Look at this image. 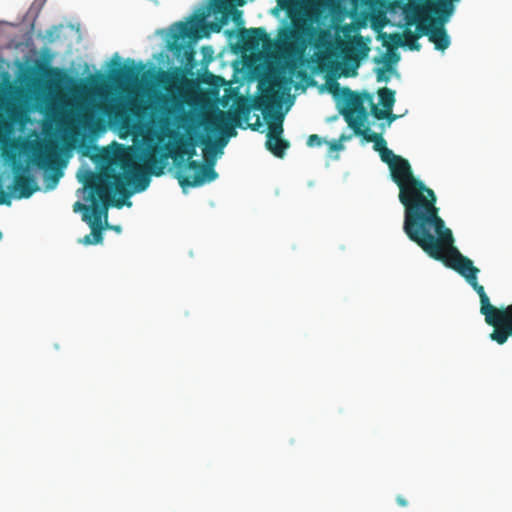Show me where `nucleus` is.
Masks as SVG:
<instances>
[{"mask_svg":"<svg viewBox=\"0 0 512 512\" xmlns=\"http://www.w3.org/2000/svg\"><path fill=\"white\" fill-rule=\"evenodd\" d=\"M378 96L381 105L388 110H392L395 103V92L387 87H384L378 90Z\"/></svg>","mask_w":512,"mask_h":512,"instance_id":"obj_24","label":"nucleus"},{"mask_svg":"<svg viewBox=\"0 0 512 512\" xmlns=\"http://www.w3.org/2000/svg\"><path fill=\"white\" fill-rule=\"evenodd\" d=\"M91 191V201L95 199L97 204L100 206L99 201H101L97 195V193L93 192V190L89 189ZM74 211H83L82 214V220L86 223L94 221V215H93V207L90 208L80 202H76L74 204Z\"/></svg>","mask_w":512,"mask_h":512,"instance_id":"obj_23","label":"nucleus"},{"mask_svg":"<svg viewBox=\"0 0 512 512\" xmlns=\"http://www.w3.org/2000/svg\"><path fill=\"white\" fill-rule=\"evenodd\" d=\"M157 82L161 87H163L168 93L171 94L170 97L162 95L159 98L160 102L162 104H168L171 102L174 105H178L179 99L174 95V92L180 90V86L182 84L181 75L178 72L160 71Z\"/></svg>","mask_w":512,"mask_h":512,"instance_id":"obj_12","label":"nucleus"},{"mask_svg":"<svg viewBox=\"0 0 512 512\" xmlns=\"http://www.w3.org/2000/svg\"><path fill=\"white\" fill-rule=\"evenodd\" d=\"M58 177H59V176H57V175H56V176H54V177L52 178V182H53V184H52V185H48V186H49V187H51V188H53V187L57 184V182H58Z\"/></svg>","mask_w":512,"mask_h":512,"instance_id":"obj_32","label":"nucleus"},{"mask_svg":"<svg viewBox=\"0 0 512 512\" xmlns=\"http://www.w3.org/2000/svg\"><path fill=\"white\" fill-rule=\"evenodd\" d=\"M198 143H200L199 138L195 139L189 137L187 139H181L176 148L174 159L180 158L182 161L186 159L187 168L196 172L194 176L179 175L177 177L182 188L199 187L205 183L214 181L218 177V173L214 169L213 161L210 164H203L192 159L196 155V146Z\"/></svg>","mask_w":512,"mask_h":512,"instance_id":"obj_6","label":"nucleus"},{"mask_svg":"<svg viewBox=\"0 0 512 512\" xmlns=\"http://www.w3.org/2000/svg\"><path fill=\"white\" fill-rule=\"evenodd\" d=\"M299 76H305V72L300 71V72H299Z\"/></svg>","mask_w":512,"mask_h":512,"instance_id":"obj_36","label":"nucleus"},{"mask_svg":"<svg viewBox=\"0 0 512 512\" xmlns=\"http://www.w3.org/2000/svg\"><path fill=\"white\" fill-rule=\"evenodd\" d=\"M2 237V233L0 232V238Z\"/></svg>","mask_w":512,"mask_h":512,"instance_id":"obj_37","label":"nucleus"},{"mask_svg":"<svg viewBox=\"0 0 512 512\" xmlns=\"http://www.w3.org/2000/svg\"><path fill=\"white\" fill-rule=\"evenodd\" d=\"M371 103V113L377 120H383L386 119L389 116V112L391 110H388L386 108L380 109L376 104H374L372 101Z\"/></svg>","mask_w":512,"mask_h":512,"instance_id":"obj_25","label":"nucleus"},{"mask_svg":"<svg viewBox=\"0 0 512 512\" xmlns=\"http://www.w3.org/2000/svg\"><path fill=\"white\" fill-rule=\"evenodd\" d=\"M143 162V165H140L130 154L121 155L118 164L122 173L90 172L85 185L97 193L105 211L110 205L116 208H122L124 205L130 207L132 202L128 199L134 193L143 192L148 188L150 175L161 176L164 172L163 158L154 150L145 153Z\"/></svg>","mask_w":512,"mask_h":512,"instance_id":"obj_2","label":"nucleus"},{"mask_svg":"<svg viewBox=\"0 0 512 512\" xmlns=\"http://www.w3.org/2000/svg\"><path fill=\"white\" fill-rule=\"evenodd\" d=\"M341 93L345 104L341 114L354 134H359L360 130L367 126L368 112L364 105L365 101L371 102L372 96L368 92L356 93L348 87L342 88Z\"/></svg>","mask_w":512,"mask_h":512,"instance_id":"obj_7","label":"nucleus"},{"mask_svg":"<svg viewBox=\"0 0 512 512\" xmlns=\"http://www.w3.org/2000/svg\"><path fill=\"white\" fill-rule=\"evenodd\" d=\"M115 58L118 59V61H115L114 64L117 65L118 68L111 69L110 71V78L112 81L117 84L136 81L141 70L144 68V65L140 64L139 66H136L134 60L128 59L126 64L121 66L117 54L115 55Z\"/></svg>","mask_w":512,"mask_h":512,"instance_id":"obj_13","label":"nucleus"},{"mask_svg":"<svg viewBox=\"0 0 512 512\" xmlns=\"http://www.w3.org/2000/svg\"><path fill=\"white\" fill-rule=\"evenodd\" d=\"M104 214L105 218H107V210H104V204L102 206H99L96 202V200H93V215H94V221L88 222L91 233L84 236V238L80 239L79 242L84 245H92V244H99L103 240L102 235V224H101V218Z\"/></svg>","mask_w":512,"mask_h":512,"instance_id":"obj_15","label":"nucleus"},{"mask_svg":"<svg viewBox=\"0 0 512 512\" xmlns=\"http://www.w3.org/2000/svg\"><path fill=\"white\" fill-rule=\"evenodd\" d=\"M356 135L361 136L366 142H372L374 144L373 148L379 153L382 162L385 163L393 159L392 157H394L395 154L387 147L386 140L381 134L372 132L369 126L362 128L359 134Z\"/></svg>","mask_w":512,"mask_h":512,"instance_id":"obj_17","label":"nucleus"},{"mask_svg":"<svg viewBox=\"0 0 512 512\" xmlns=\"http://www.w3.org/2000/svg\"><path fill=\"white\" fill-rule=\"evenodd\" d=\"M266 148L276 157L282 158L285 151L289 148L290 144L287 140L282 137H275L268 143V138L265 143Z\"/></svg>","mask_w":512,"mask_h":512,"instance_id":"obj_21","label":"nucleus"},{"mask_svg":"<svg viewBox=\"0 0 512 512\" xmlns=\"http://www.w3.org/2000/svg\"><path fill=\"white\" fill-rule=\"evenodd\" d=\"M242 48L246 51H253L259 48L260 44L270 41L269 35L263 27L240 28L238 33Z\"/></svg>","mask_w":512,"mask_h":512,"instance_id":"obj_14","label":"nucleus"},{"mask_svg":"<svg viewBox=\"0 0 512 512\" xmlns=\"http://www.w3.org/2000/svg\"><path fill=\"white\" fill-rule=\"evenodd\" d=\"M333 87H334L335 89H338L339 84L335 81V82H333Z\"/></svg>","mask_w":512,"mask_h":512,"instance_id":"obj_34","label":"nucleus"},{"mask_svg":"<svg viewBox=\"0 0 512 512\" xmlns=\"http://www.w3.org/2000/svg\"><path fill=\"white\" fill-rule=\"evenodd\" d=\"M240 6H242L245 3V0H237Z\"/></svg>","mask_w":512,"mask_h":512,"instance_id":"obj_35","label":"nucleus"},{"mask_svg":"<svg viewBox=\"0 0 512 512\" xmlns=\"http://www.w3.org/2000/svg\"><path fill=\"white\" fill-rule=\"evenodd\" d=\"M460 0H408L403 14L408 26L416 25V31L428 37L435 49L444 51L450 45V37L444 25L455 12Z\"/></svg>","mask_w":512,"mask_h":512,"instance_id":"obj_3","label":"nucleus"},{"mask_svg":"<svg viewBox=\"0 0 512 512\" xmlns=\"http://www.w3.org/2000/svg\"><path fill=\"white\" fill-rule=\"evenodd\" d=\"M12 170L14 178L11 189L16 194L17 198H29L39 190V186L34 176L30 173L28 165L14 162Z\"/></svg>","mask_w":512,"mask_h":512,"instance_id":"obj_10","label":"nucleus"},{"mask_svg":"<svg viewBox=\"0 0 512 512\" xmlns=\"http://www.w3.org/2000/svg\"><path fill=\"white\" fill-rule=\"evenodd\" d=\"M250 126H251V128H252L253 130H256V129H257V127H259V126H260L259 119H257V121H256V123H255L254 125H250Z\"/></svg>","mask_w":512,"mask_h":512,"instance_id":"obj_33","label":"nucleus"},{"mask_svg":"<svg viewBox=\"0 0 512 512\" xmlns=\"http://www.w3.org/2000/svg\"><path fill=\"white\" fill-rule=\"evenodd\" d=\"M199 142L204 146V164H210L212 161L215 163L214 157L216 156L218 150L221 151V149L226 145L227 140L220 138L217 142H212L209 137L201 135L199 136Z\"/></svg>","mask_w":512,"mask_h":512,"instance_id":"obj_18","label":"nucleus"},{"mask_svg":"<svg viewBox=\"0 0 512 512\" xmlns=\"http://www.w3.org/2000/svg\"><path fill=\"white\" fill-rule=\"evenodd\" d=\"M236 5H240L237 0H212L210 9L214 14H221V22L211 24V29L214 32H219L223 24H226L228 19L231 17L232 21L238 26L244 24L242 17V11L235 8Z\"/></svg>","mask_w":512,"mask_h":512,"instance_id":"obj_11","label":"nucleus"},{"mask_svg":"<svg viewBox=\"0 0 512 512\" xmlns=\"http://www.w3.org/2000/svg\"><path fill=\"white\" fill-rule=\"evenodd\" d=\"M398 118L397 115L393 114L392 111L389 112V116L386 118L388 120V124L390 125L393 121Z\"/></svg>","mask_w":512,"mask_h":512,"instance_id":"obj_31","label":"nucleus"},{"mask_svg":"<svg viewBox=\"0 0 512 512\" xmlns=\"http://www.w3.org/2000/svg\"><path fill=\"white\" fill-rule=\"evenodd\" d=\"M60 73H61V72H60V70H59V69H57V68H49V69L47 70V74H48L49 76H59V75H60Z\"/></svg>","mask_w":512,"mask_h":512,"instance_id":"obj_30","label":"nucleus"},{"mask_svg":"<svg viewBox=\"0 0 512 512\" xmlns=\"http://www.w3.org/2000/svg\"><path fill=\"white\" fill-rule=\"evenodd\" d=\"M260 96L254 103V108L261 110L265 117L272 116L271 112L281 107L282 95L280 82L276 79L260 81Z\"/></svg>","mask_w":512,"mask_h":512,"instance_id":"obj_9","label":"nucleus"},{"mask_svg":"<svg viewBox=\"0 0 512 512\" xmlns=\"http://www.w3.org/2000/svg\"><path fill=\"white\" fill-rule=\"evenodd\" d=\"M392 158L385 163L399 188V201L405 209L403 231L419 246L444 229L445 222L439 216L434 191L414 176L407 159L396 154Z\"/></svg>","mask_w":512,"mask_h":512,"instance_id":"obj_1","label":"nucleus"},{"mask_svg":"<svg viewBox=\"0 0 512 512\" xmlns=\"http://www.w3.org/2000/svg\"><path fill=\"white\" fill-rule=\"evenodd\" d=\"M251 106L247 103H238L232 112L217 110L203 119V126L207 132H219L228 137L236 135L234 127L240 125L241 118L248 120Z\"/></svg>","mask_w":512,"mask_h":512,"instance_id":"obj_8","label":"nucleus"},{"mask_svg":"<svg viewBox=\"0 0 512 512\" xmlns=\"http://www.w3.org/2000/svg\"><path fill=\"white\" fill-rule=\"evenodd\" d=\"M322 13L321 6L317 3L289 10L288 15L293 24L290 37L301 41L304 46L308 40L317 49H328L331 46V31L314 26L321 19Z\"/></svg>","mask_w":512,"mask_h":512,"instance_id":"obj_4","label":"nucleus"},{"mask_svg":"<svg viewBox=\"0 0 512 512\" xmlns=\"http://www.w3.org/2000/svg\"><path fill=\"white\" fill-rule=\"evenodd\" d=\"M354 46L359 49L360 51V54L362 57L366 56L368 51H369V48L366 46V44L363 42L362 38L361 37H357L354 41Z\"/></svg>","mask_w":512,"mask_h":512,"instance_id":"obj_26","label":"nucleus"},{"mask_svg":"<svg viewBox=\"0 0 512 512\" xmlns=\"http://www.w3.org/2000/svg\"><path fill=\"white\" fill-rule=\"evenodd\" d=\"M399 54L393 51H389L384 59H376V63L385 62L387 67L377 68L376 69V79L377 82H387L389 81V76L386 74L387 71L390 70V65L395 64L399 61Z\"/></svg>","mask_w":512,"mask_h":512,"instance_id":"obj_20","label":"nucleus"},{"mask_svg":"<svg viewBox=\"0 0 512 512\" xmlns=\"http://www.w3.org/2000/svg\"><path fill=\"white\" fill-rule=\"evenodd\" d=\"M324 143L323 139L317 134H312L307 139V145L309 147H319Z\"/></svg>","mask_w":512,"mask_h":512,"instance_id":"obj_27","label":"nucleus"},{"mask_svg":"<svg viewBox=\"0 0 512 512\" xmlns=\"http://www.w3.org/2000/svg\"><path fill=\"white\" fill-rule=\"evenodd\" d=\"M396 502L398 503V505H400L402 507H405L408 505L407 500L402 495H398L396 497Z\"/></svg>","mask_w":512,"mask_h":512,"instance_id":"obj_29","label":"nucleus"},{"mask_svg":"<svg viewBox=\"0 0 512 512\" xmlns=\"http://www.w3.org/2000/svg\"><path fill=\"white\" fill-rule=\"evenodd\" d=\"M59 155V147L54 142L40 145L34 152V163L41 169H50Z\"/></svg>","mask_w":512,"mask_h":512,"instance_id":"obj_16","label":"nucleus"},{"mask_svg":"<svg viewBox=\"0 0 512 512\" xmlns=\"http://www.w3.org/2000/svg\"><path fill=\"white\" fill-rule=\"evenodd\" d=\"M272 117L273 120L269 122L268 132L266 136L268 138V143H270L271 139L275 137H281L283 133V115L281 113H278Z\"/></svg>","mask_w":512,"mask_h":512,"instance_id":"obj_22","label":"nucleus"},{"mask_svg":"<svg viewBox=\"0 0 512 512\" xmlns=\"http://www.w3.org/2000/svg\"><path fill=\"white\" fill-rule=\"evenodd\" d=\"M424 36L423 34H420V32H412L411 30H406L403 34L404 41H401V37L398 34H393L391 36L392 41L397 45L407 46L411 50L419 51L421 48V45L418 42V39Z\"/></svg>","mask_w":512,"mask_h":512,"instance_id":"obj_19","label":"nucleus"},{"mask_svg":"<svg viewBox=\"0 0 512 512\" xmlns=\"http://www.w3.org/2000/svg\"><path fill=\"white\" fill-rule=\"evenodd\" d=\"M345 139V136L342 135L339 139V141H332V142H329V150L330 151H338V150H341L343 148V145L341 144V140H344Z\"/></svg>","mask_w":512,"mask_h":512,"instance_id":"obj_28","label":"nucleus"},{"mask_svg":"<svg viewBox=\"0 0 512 512\" xmlns=\"http://www.w3.org/2000/svg\"><path fill=\"white\" fill-rule=\"evenodd\" d=\"M205 13L191 18L187 22H177L171 27L168 48L178 59L186 64L194 61L193 43L206 36Z\"/></svg>","mask_w":512,"mask_h":512,"instance_id":"obj_5","label":"nucleus"}]
</instances>
